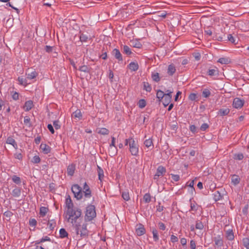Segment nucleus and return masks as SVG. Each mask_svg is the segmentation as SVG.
Returning <instances> with one entry per match:
<instances>
[{"label":"nucleus","mask_w":249,"mask_h":249,"mask_svg":"<svg viewBox=\"0 0 249 249\" xmlns=\"http://www.w3.org/2000/svg\"><path fill=\"white\" fill-rule=\"evenodd\" d=\"M66 216L68 215V221L71 220V223L73 227H75L77 232H78V226L79 222L77 220L81 216L82 214L81 210L80 209L75 208L71 209L66 211Z\"/></svg>","instance_id":"1"},{"label":"nucleus","mask_w":249,"mask_h":249,"mask_svg":"<svg viewBox=\"0 0 249 249\" xmlns=\"http://www.w3.org/2000/svg\"><path fill=\"white\" fill-rule=\"evenodd\" d=\"M96 215L94 206H88L87 207L86 213L85 217V220L90 221L96 216Z\"/></svg>","instance_id":"2"},{"label":"nucleus","mask_w":249,"mask_h":249,"mask_svg":"<svg viewBox=\"0 0 249 249\" xmlns=\"http://www.w3.org/2000/svg\"><path fill=\"white\" fill-rule=\"evenodd\" d=\"M71 191L77 199L80 200L82 198L83 196L82 189L78 184H74L72 186Z\"/></svg>","instance_id":"3"},{"label":"nucleus","mask_w":249,"mask_h":249,"mask_svg":"<svg viewBox=\"0 0 249 249\" xmlns=\"http://www.w3.org/2000/svg\"><path fill=\"white\" fill-rule=\"evenodd\" d=\"M77 235L80 234V237H86L88 235L89 231L87 228V224H83L82 226L80 225L79 223V226H78V232H77V230H76L75 227H73Z\"/></svg>","instance_id":"4"},{"label":"nucleus","mask_w":249,"mask_h":249,"mask_svg":"<svg viewBox=\"0 0 249 249\" xmlns=\"http://www.w3.org/2000/svg\"><path fill=\"white\" fill-rule=\"evenodd\" d=\"M129 150L133 156H137L138 153V146L134 140H130V141Z\"/></svg>","instance_id":"5"},{"label":"nucleus","mask_w":249,"mask_h":249,"mask_svg":"<svg viewBox=\"0 0 249 249\" xmlns=\"http://www.w3.org/2000/svg\"><path fill=\"white\" fill-rule=\"evenodd\" d=\"M166 92L167 93L165 94V95L162 99L163 100L162 103L164 107L167 106L171 102L172 99L171 94L173 93V91L168 90H167Z\"/></svg>","instance_id":"6"},{"label":"nucleus","mask_w":249,"mask_h":249,"mask_svg":"<svg viewBox=\"0 0 249 249\" xmlns=\"http://www.w3.org/2000/svg\"><path fill=\"white\" fill-rule=\"evenodd\" d=\"M245 101L239 98H235L232 102V106L236 109L241 108L244 105Z\"/></svg>","instance_id":"7"},{"label":"nucleus","mask_w":249,"mask_h":249,"mask_svg":"<svg viewBox=\"0 0 249 249\" xmlns=\"http://www.w3.org/2000/svg\"><path fill=\"white\" fill-rule=\"evenodd\" d=\"M166 172L165 168L162 166H160L157 169V172L154 177V179H158L159 177L162 176Z\"/></svg>","instance_id":"8"},{"label":"nucleus","mask_w":249,"mask_h":249,"mask_svg":"<svg viewBox=\"0 0 249 249\" xmlns=\"http://www.w3.org/2000/svg\"><path fill=\"white\" fill-rule=\"evenodd\" d=\"M27 79L32 80L35 78L37 75L36 71L33 69H28L26 71Z\"/></svg>","instance_id":"9"},{"label":"nucleus","mask_w":249,"mask_h":249,"mask_svg":"<svg viewBox=\"0 0 249 249\" xmlns=\"http://www.w3.org/2000/svg\"><path fill=\"white\" fill-rule=\"evenodd\" d=\"M136 232L138 236L143 235L145 233V230L142 224L137 225L136 228Z\"/></svg>","instance_id":"10"},{"label":"nucleus","mask_w":249,"mask_h":249,"mask_svg":"<svg viewBox=\"0 0 249 249\" xmlns=\"http://www.w3.org/2000/svg\"><path fill=\"white\" fill-rule=\"evenodd\" d=\"M75 170V165L72 163L69 165L67 169V173L69 176H72Z\"/></svg>","instance_id":"11"},{"label":"nucleus","mask_w":249,"mask_h":249,"mask_svg":"<svg viewBox=\"0 0 249 249\" xmlns=\"http://www.w3.org/2000/svg\"><path fill=\"white\" fill-rule=\"evenodd\" d=\"M65 203H66V208L67 209V210H70L71 209L73 208V204L72 200L69 196H68V197L66 198Z\"/></svg>","instance_id":"12"},{"label":"nucleus","mask_w":249,"mask_h":249,"mask_svg":"<svg viewBox=\"0 0 249 249\" xmlns=\"http://www.w3.org/2000/svg\"><path fill=\"white\" fill-rule=\"evenodd\" d=\"M40 147L42 151L45 154H47L50 152V147L45 143H41Z\"/></svg>","instance_id":"13"},{"label":"nucleus","mask_w":249,"mask_h":249,"mask_svg":"<svg viewBox=\"0 0 249 249\" xmlns=\"http://www.w3.org/2000/svg\"><path fill=\"white\" fill-rule=\"evenodd\" d=\"M112 54L119 61H123L122 54L120 53L119 50H118L117 49H114L112 51Z\"/></svg>","instance_id":"14"},{"label":"nucleus","mask_w":249,"mask_h":249,"mask_svg":"<svg viewBox=\"0 0 249 249\" xmlns=\"http://www.w3.org/2000/svg\"><path fill=\"white\" fill-rule=\"evenodd\" d=\"M33 107V103L32 101L29 100L25 102L23 107V108L26 111H29Z\"/></svg>","instance_id":"15"},{"label":"nucleus","mask_w":249,"mask_h":249,"mask_svg":"<svg viewBox=\"0 0 249 249\" xmlns=\"http://www.w3.org/2000/svg\"><path fill=\"white\" fill-rule=\"evenodd\" d=\"M130 45L132 47L136 48H141L142 46V44L138 40H132L130 41Z\"/></svg>","instance_id":"16"},{"label":"nucleus","mask_w":249,"mask_h":249,"mask_svg":"<svg viewBox=\"0 0 249 249\" xmlns=\"http://www.w3.org/2000/svg\"><path fill=\"white\" fill-rule=\"evenodd\" d=\"M6 143L9 144H11L15 149L18 148V145L15 140L11 137H8L6 140Z\"/></svg>","instance_id":"17"},{"label":"nucleus","mask_w":249,"mask_h":249,"mask_svg":"<svg viewBox=\"0 0 249 249\" xmlns=\"http://www.w3.org/2000/svg\"><path fill=\"white\" fill-rule=\"evenodd\" d=\"M231 183L234 185H236L239 183L240 178L239 177L236 175H233L231 177Z\"/></svg>","instance_id":"18"},{"label":"nucleus","mask_w":249,"mask_h":249,"mask_svg":"<svg viewBox=\"0 0 249 249\" xmlns=\"http://www.w3.org/2000/svg\"><path fill=\"white\" fill-rule=\"evenodd\" d=\"M129 69L132 71H136L139 68V65L137 63L132 62L128 66Z\"/></svg>","instance_id":"19"},{"label":"nucleus","mask_w":249,"mask_h":249,"mask_svg":"<svg viewBox=\"0 0 249 249\" xmlns=\"http://www.w3.org/2000/svg\"><path fill=\"white\" fill-rule=\"evenodd\" d=\"M176 70L175 67L172 65H169L167 69V73L170 75H172L175 72Z\"/></svg>","instance_id":"20"},{"label":"nucleus","mask_w":249,"mask_h":249,"mask_svg":"<svg viewBox=\"0 0 249 249\" xmlns=\"http://www.w3.org/2000/svg\"><path fill=\"white\" fill-rule=\"evenodd\" d=\"M21 194V189L19 188L16 187L13 191L12 195L14 197H18Z\"/></svg>","instance_id":"21"},{"label":"nucleus","mask_w":249,"mask_h":249,"mask_svg":"<svg viewBox=\"0 0 249 249\" xmlns=\"http://www.w3.org/2000/svg\"><path fill=\"white\" fill-rule=\"evenodd\" d=\"M151 78L152 80L156 82H159L160 79L159 76V73L157 72H152L151 74Z\"/></svg>","instance_id":"22"},{"label":"nucleus","mask_w":249,"mask_h":249,"mask_svg":"<svg viewBox=\"0 0 249 249\" xmlns=\"http://www.w3.org/2000/svg\"><path fill=\"white\" fill-rule=\"evenodd\" d=\"M230 112V109L228 108H221L218 111V114L220 116H225L228 115Z\"/></svg>","instance_id":"23"},{"label":"nucleus","mask_w":249,"mask_h":249,"mask_svg":"<svg viewBox=\"0 0 249 249\" xmlns=\"http://www.w3.org/2000/svg\"><path fill=\"white\" fill-rule=\"evenodd\" d=\"M97 171H98V175L99 179L100 181H102V179L103 178L104 176V171H103V169L99 166H97Z\"/></svg>","instance_id":"24"},{"label":"nucleus","mask_w":249,"mask_h":249,"mask_svg":"<svg viewBox=\"0 0 249 249\" xmlns=\"http://www.w3.org/2000/svg\"><path fill=\"white\" fill-rule=\"evenodd\" d=\"M226 237L229 240H232L234 239V235L232 230H229L226 231Z\"/></svg>","instance_id":"25"},{"label":"nucleus","mask_w":249,"mask_h":249,"mask_svg":"<svg viewBox=\"0 0 249 249\" xmlns=\"http://www.w3.org/2000/svg\"><path fill=\"white\" fill-rule=\"evenodd\" d=\"M73 116L74 118H77L79 120L82 119V114L79 109L76 110L73 113Z\"/></svg>","instance_id":"26"},{"label":"nucleus","mask_w":249,"mask_h":249,"mask_svg":"<svg viewBox=\"0 0 249 249\" xmlns=\"http://www.w3.org/2000/svg\"><path fill=\"white\" fill-rule=\"evenodd\" d=\"M97 132L98 134L105 135L108 134L109 131L106 128H101L99 129Z\"/></svg>","instance_id":"27"},{"label":"nucleus","mask_w":249,"mask_h":249,"mask_svg":"<svg viewBox=\"0 0 249 249\" xmlns=\"http://www.w3.org/2000/svg\"><path fill=\"white\" fill-rule=\"evenodd\" d=\"M117 148L116 147V146H113V147H111L109 146V155L111 156H115L117 154Z\"/></svg>","instance_id":"28"},{"label":"nucleus","mask_w":249,"mask_h":249,"mask_svg":"<svg viewBox=\"0 0 249 249\" xmlns=\"http://www.w3.org/2000/svg\"><path fill=\"white\" fill-rule=\"evenodd\" d=\"M60 237L61 238H64L67 237L68 234L65 229L62 228L59 231Z\"/></svg>","instance_id":"29"},{"label":"nucleus","mask_w":249,"mask_h":249,"mask_svg":"<svg viewBox=\"0 0 249 249\" xmlns=\"http://www.w3.org/2000/svg\"><path fill=\"white\" fill-rule=\"evenodd\" d=\"M144 144L147 147H153V142L151 139L146 140L144 142Z\"/></svg>","instance_id":"30"},{"label":"nucleus","mask_w":249,"mask_h":249,"mask_svg":"<svg viewBox=\"0 0 249 249\" xmlns=\"http://www.w3.org/2000/svg\"><path fill=\"white\" fill-rule=\"evenodd\" d=\"M48 209L45 207H41L40 208V212L39 213L42 216H44L46 215L47 213L48 212Z\"/></svg>","instance_id":"31"},{"label":"nucleus","mask_w":249,"mask_h":249,"mask_svg":"<svg viewBox=\"0 0 249 249\" xmlns=\"http://www.w3.org/2000/svg\"><path fill=\"white\" fill-rule=\"evenodd\" d=\"M122 197L125 201H128L130 199L129 193L127 191H124L122 193Z\"/></svg>","instance_id":"32"},{"label":"nucleus","mask_w":249,"mask_h":249,"mask_svg":"<svg viewBox=\"0 0 249 249\" xmlns=\"http://www.w3.org/2000/svg\"><path fill=\"white\" fill-rule=\"evenodd\" d=\"M90 69L87 66L83 65L79 68V70L85 72H89Z\"/></svg>","instance_id":"33"},{"label":"nucleus","mask_w":249,"mask_h":249,"mask_svg":"<svg viewBox=\"0 0 249 249\" xmlns=\"http://www.w3.org/2000/svg\"><path fill=\"white\" fill-rule=\"evenodd\" d=\"M165 94L162 91L159 90L157 92V97L160 100L162 99L165 95Z\"/></svg>","instance_id":"34"},{"label":"nucleus","mask_w":249,"mask_h":249,"mask_svg":"<svg viewBox=\"0 0 249 249\" xmlns=\"http://www.w3.org/2000/svg\"><path fill=\"white\" fill-rule=\"evenodd\" d=\"M143 200L145 203H149L151 201V196L150 194L146 193L143 196Z\"/></svg>","instance_id":"35"},{"label":"nucleus","mask_w":249,"mask_h":249,"mask_svg":"<svg viewBox=\"0 0 249 249\" xmlns=\"http://www.w3.org/2000/svg\"><path fill=\"white\" fill-rule=\"evenodd\" d=\"M152 233L153 235V238L154 241H157L159 240L158 232L156 229H153Z\"/></svg>","instance_id":"36"},{"label":"nucleus","mask_w":249,"mask_h":249,"mask_svg":"<svg viewBox=\"0 0 249 249\" xmlns=\"http://www.w3.org/2000/svg\"><path fill=\"white\" fill-rule=\"evenodd\" d=\"M143 89L147 91L150 92L151 90V87L147 82H143Z\"/></svg>","instance_id":"37"},{"label":"nucleus","mask_w":249,"mask_h":249,"mask_svg":"<svg viewBox=\"0 0 249 249\" xmlns=\"http://www.w3.org/2000/svg\"><path fill=\"white\" fill-rule=\"evenodd\" d=\"M243 244L244 246L247 249H249V238H245L243 239Z\"/></svg>","instance_id":"38"},{"label":"nucleus","mask_w":249,"mask_h":249,"mask_svg":"<svg viewBox=\"0 0 249 249\" xmlns=\"http://www.w3.org/2000/svg\"><path fill=\"white\" fill-rule=\"evenodd\" d=\"M138 104L140 108H142L146 106V101L144 99H141L139 100Z\"/></svg>","instance_id":"39"},{"label":"nucleus","mask_w":249,"mask_h":249,"mask_svg":"<svg viewBox=\"0 0 249 249\" xmlns=\"http://www.w3.org/2000/svg\"><path fill=\"white\" fill-rule=\"evenodd\" d=\"M18 81L20 84L22 85L26 86L28 84L27 82V80L23 77H18Z\"/></svg>","instance_id":"40"},{"label":"nucleus","mask_w":249,"mask_h":249,"mask_svg":"<svg viewBox=\"0 0 249 249\" xmlns=\"http://www.w3.org/2000/svg\"><path fill=\"white\" fill-rule=\"evenodd\" d=\"M48 225H49V228L51 230H53L55 227L56 223L54 220H52L51 221H49Z\"/></svg>","instance_id":"41"},{"label":"nucleus","mask_w":249,"mask_h":249,"mask_svg":"<svg viewBox=\"0 0 249 249\" xmlns=\"http://www.w3.org/2000/svg\"><path fill=\"white\" fill-rule=\"evenodd\" d=\"M210 94V90L207 89H204L202 92V96L205 98L208 97Z\"/></svg>","instance_id":"42"},{"label":"nucleus","mask_w":249,"mask_h":249,"mask_svg":"<svg viewBox=\"0 0 249 249\" xmlns=\"http://www.w3.org/2000/svg\"><path fill=\"white\" fill-rule=\"evenodd\" d=\"M12 180L14 182H15V183H16L17 184H18L20 183V182H21L20 178L18 177H17L16 176H14L12 177Z\"/></svg>","instance_id":"43"},{"label":"nucleus","mask_w":249,"mask_h":249,"mask_svg":"<svg viewBox=\"0 0 249 249\" xmlns=\"http://www.w3.org/2000/svg\"><path fill=\"white\" fill-rule=\"evenodd\" d=\"M217 71H218L217 69H211L208 71V74L210 76L215 75L217 73Z\"/></svg>","instance_id":"44"},{"label":"nucleus","mask_w":249,"mask_h":249,"mask_svg":"<svg viewBox=\"0 0 249 249\" xmlns=\"http://www.w3.org/2000/svg\"><path fill=\"white\" fill-rule=\"evenodd\" d=\"M123 49H124V52L126 54H130L131 53V51L128 46L124 45L123 47Z\"/></svg>","instance_id":"45"},{"label":"nucleus","mask_w":249,"mask_h":249,"mask_svg":"<svg viewBox=\"0 0 249 249\" xmlns=\"http://www.w3.org/2000/svg\"><path fill=\"white\" fill-rule=\"evenodd\" d=\"M204 228V226L201 222L197 221L196 225V228L199 230H202Z\"/></svg>","instance_id":"46"},{"label":"nucleus","mask_w":249,"mask_h":249,"mask_svg":"<svg viewBox=\"0 0 249 249\" xmlns=\"http://www.w3.org/2000/svg\"><path fill=\"white\" fill-rule=\"evenodd\" d=\"M228 40L231 42V43L236 44L237 43L236 42V40L235 38L233 37L232 35L229 34L228 35Z\"/></svg>","instance_id":"47"},{"label":"nucleus","mask_w":249,"mask_h":249,"mask_svg":"<svg viewBox=\"0 0 249 249\" xmlns=\"http://www.w3.org/2000/svg\"><path fill=\"white\" fill-rule=\"evenodd\" d=\"M84 196L86 197L89 198L91 196V191L90 189H86V190L84 191Z\"/></svg>","instance_id":"48"},{"label":"nucleus","mask_w":249,"mask_h":249,"mask_svg":"<svg viewBox=\"0 0 249 249\" xmlns=\"http://www.w3.org/2000/svg\"><path fill=\"white\" fill-rule=\"evenodd\" d=\"M40 161V159L38 156H35L32 160V162L34 163H38Z\"/></svg>","instance_id":"49"},{"label":"nucleus","mask_w":249,"mask_h":249,"mask_svg":"<svg viewBox=\"0 0 249 249\" xmlns=\"http://www.w3.org/2000/svg\"><path fill=\"white\" fill-rule=\"evenodd\" d=\"M88 38V37L84 34H82L80 36V39L81 42H86Z\"/></svg>","instance_id":"50"},{"label":"nucleus","mask_w":249,"mask_h":249,"mask_svg":"<svg viewBox=\"0 0 249 249\" xmlns=\"http://www.w3.org/2000/svg\"><path fill=\"white\" fill-rule=\"evenodd\" d=\"M218 62L221 64H227L228 62V60L225 58H220L218 59Z\"/></svg>","instance_id":"51"},{"label":"nucleus","mask_w":249,"mask_h":249,"mask_svg":"<svg viewBox=\"0 0 249 249\" xmlns=\"http://www.w3.org/2000/svg\"><path fill=\"white\" fill-rule=\"evenodd\" d=\"M171 176L172 177V178L175 181H178L180 178L179 176L178 175L171 174Z\"/></svg>","instance_id":"52"},{"label":"nucleus","mask_w":249,"mask_h":249,"mask_svg":"<svg viewBox=\"0 0 249 249\" xmlns=\"http://www.w3.org/2000/svg\"><path fill=\"white\" fill-rule=\"evenodd\" d=\"M243 158L244 156L242 154H238L234 155V159L236 160H241Z\"/></svg>","instance_id":"53"},{"label":"nucleus","mask_w":249,"mask_h":249,"mask_svg":"<svg viewBox=\"0 0 249 249\" xmlns=\"http://www.w3.org/2000/svg\"><path fill=\"white\" fill-rule=\"evenodd\" d=\"M209 127V125L206 123L203 124L200 126V129L202 131L206 130Z\"/></svg>","instance_id":"54"},{"label":"nucleus","mask_w":249,"mask_h":249,"mask_svg":"<svg viewBox=\"0 0 249 249\" xmlns=\"http://www.w3.org/2000/svg\"><path fill=\"white\" fill-rule=\"evenodd\" d=\"M221 198V196L218 191L215 192L214 194V199L216 201L219 200Z\"/></svg>","instance_id":"55"},{"label":"nucleus","mask_w":249,"mask_h":249,"mask_svg":"<svg viewBox=\"0 0 249 249\" xmlns=\"http://www.w3.org/2000/svg\"><path fill=\"white\" fill-rule=\"evenodd\" d=\"M53 125L56 129H58L60 128V125L59 124L58 121H54L53 122Z\"/></svg>","instance_id":"56"},{"label":"nucleus","mask_w":249,"mask_h":249,"mask_svg":"<svg viewBox=\"0 0 249 249\" xmlns=\"http://www.w3.org/2000/svg\"><path fill=\"white\" fill-rule=\"evenodd\" d=\"M29 224L31 226H35L36 225V221L35 219H31L29 220Z\"/></svg>","instance_id":"57"},{"label":"nucleus","mask_w":249,"mask_h":249,"mask_svg":"<svg viewBox=\"0 0 249 249\" xmlns=\"http://www.w3.org/2000/svg\"><path fill=\"white\" fill-rule=\"evenodd\" d=\"M196 95L195 93H191L189 96V99L191 101H194L196 98Z\"/></svg>","instance_id":"58"},{"label":"nucleus","mask_w":249,"mask_h":249,"mask_svg":"<svg viewBox=\"0 0 249 249\" xmlns=\"http://www.w3.org/2000/svg\"><path fill=\"white\" fill-rule=\"evenodd\" d=\"M171 241L173 243H175V242H177L178 241V238L175 235H172L171 236Z\"/></svg>","instance_id":"59"},{"label":"nucleus","mask_w":249,"mask_h":249,"mask_svg":"<svg viewBox=\"0 0 249 249\" xmlns=\"http://www.w3.org/2000/svg\"><path fill=\"white\" fill-rule=\"evenodd\" d=\"M158 225H159V228L160 230H162L163 231L165 230V226L163 223L159 222Z\"/></svg>","instance_id":"60"},{"label":"nucleus","mask_w":249,"mask_h":249,"mask_svg":"<svg viewBox=\"0 0 249 249\" xmlns=\"http://www.w3.org/2000/svg\"><path fill=\"white\" fill-rule=\"evenodd\" d=\"M47 127L52 134H53L54 133V129L53 128V125L51 124H49L47 126Z\"/></svg>","instance_id":"61"},{"label":"nucleus","mask_w":249,"mask_h":249,"mask_svg":"<svg viewBox=\"0 0 249 249\" xmlns=\"http://www.w3.org/2000/svg\"><path fill=\"white\" fill-rule=\"evenodd\" d=\"M45 49L47 52L50 53L53 51V48L52 47H51L50 46H46Z\"/></svg>","instance_id":"62"},{"label":"nucleus","mask_w":249,"mask_h":249,"mask_svg":"<svg viewBox=\"0 0 249 249\" xmlns=\"http://www.w3.org/2000/svg\"><path fill=\"white\" fill-rule=\"evenodd\" d=\"M190 248L191 249H196V243L194 240L190 241Z\"/></svg>","instance_id":"63"},{"label":"nucleus","mask_w":249,"mask_h":249,"mask_svg":"<svg viewBox=\"0 0 249 249\" xmlns=\"http://www.w3.org/2000/svg\"><path fill=\"white\" fill-rule=\"evenodd\" d=\"M15 157L18 160H21L22 158V156L21 153H16L15 154Z\"/></svg>","instance_id":"64"}]
</instances>
